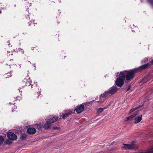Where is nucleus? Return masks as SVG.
<instances>
[{
  "label": "nucleus",
  "mask_w": 153,
  "mask_h": 153,
  "mask_svg": "<svg viewBox=\"0 0 153 153\" xmlns=\"http://www.w3.org/2000/svg\"><path fill=\"white\" fill-rule=\"evenodd\" d=\"M141 1V0H140Z\"/></svg>",
  "instance_id": "43"
},
{
  "label": "nucleus",
  "mask_w": 153,
  "mask_h": 153,
  "mask_svg": "<svg viewBox=\"0 0 153 153\" xmlns=\"http://www.w3.org/2000/svg\"><path fill=\"white\" fill-rule=\"evenodd\" d=\"M50 123H48L45 124L43 126V128L45 129H47L50 128L51 127Z\"/></svg>",
  "instance_id": "14"
},
{
  "label": "nucleus",
  "mask_w": 153,
  "mask_h": 153,
  "mask_svg": "<svg viewBox=\"0 0 153 153\" xmlns=\"http://www.w3.org/2000/svg\"><path fill=\"white\" fill-rule=\"evenodd\" d=\"M58 119L57 116H54L53 118H50L49 119H46V122L49 123H53L56 121Z\"/></svg>",
  "instance_id": "8"
},
{
  "label": "nucleus",
  "mask_w": 153,
  "mask_h": 153,
  "mask_svg": "<svg viewBox=\"0 0 153 153\" xmlns=\"http://www.w3.org/2000/svg\"><path fill=\"white\" fill-rule=\"evenodd\" d=\"M36 126L39 130L40 129L42 128V126L40 124L37 125Z\"/></svg>",
  "instance_id": "21"
},
{
  "label": "nucleus",
  "mask_w": 153,
  "mask_h": 153,
  "mask_svg": "<svg viewBox=\"0 0 153 153\" xmlns=\"http://www.w3.org/2000/svg\"><path fill=\"white\" fill-rule=\"evenodd\" d=\"M151 62H152V63L153 64V59L152 61Z\"/></svg>",
  "instance_id": "35"
},
{
  "label": "nucleus",
  "mask_w": 153,
  "mask_h": 153,
  "mask_svg": "<svg viewBox=\"0 0 153 153\" xmlns=\"http://www.w3.org/2000/svg\"><path fill=\"white\" fill-rule=\"evenodd\" d=\"M30 82H31V80L29 79L28 81L26 82V80L25 79L23 82L22 83V84L25 85H25L27 86H29L31 85Z\"/></svg>",
  "instance_id": "13"
},
{
  "label": "nucleus",
  "mask_w": 153,
  "mask_h": 153,
  "mask_svg": "<svg viewBox=\"0 0 153 153\" xmlns=\"http://www.w3.org/2000/svg\"><path fill=\"white\" fill-rule=\"evenodd\" d=\"M15 108H16V107L15 106L14 107Z\"/></svg>",
  "instance_id": "40"
},
{
  "label": "nucleus",
  "mask_w": 153,
  "mask_h": 153,
  "mask_svg": "<svg viewBox=\"0 0 153 153\" xmlns=\"http://www.w3.org/2000/svg\"><path fill=\"white\" fill-rule=\"evenodd\" d=\"M18 66H19V68H21V66L20 65H18Z\"/></svg>",
  "instance_id": "33"
},
{
  "label": "nucleus",
  "mask_w": 153,
  "mask_h": 153,
  "mask_svg": "<svg viewBox=\"0 0 153 153\" xmlns=\"http://www.w3.org/2000/svg\"><path fill=\"white\" fill-rule=\"evenodd\" d=\"M106 108H99L97 111V113L99 114L102 112L104 109H105Z\"/></svg>",
  "instance_id": "16"
},
{
  "label": "nucleus",
  "mask_w": 153,
  "mask_h": 153,
  "mask_svg": "<svg viewBox=\"0 0 153 153\" xmlns=\"http://www.w3.org/2000/svg\"><path fill=\"white\" fill-rule=\"evenodd\" d=\"M60 128L59 127H53L52 128L53 129H55V130H58L60 129Z\"/></svg>",
  "instance_id": "26"
},
{
  "label": "nucleus",
  "mask_w": 153,
  "mask_h": 153,
  "mask_svg": "<svg viewBox=\"0 0 153 153\" xmlns=\"http://www.w3.org/2000/svg\"><path fill=\"white\" fill-rule=\"evenodd\" d=\"M16 52H19L21 53L22 54H23L24 53V51H23V50L22 49L20 48H18V49H16Z\"/></svg>",
  "instance_id": "18"
},
{
  "label": "nucleus",
  "mask_w": 153,
  "mask_h": 153,
  "mask_svg": "<svg viewBox=\"0 0 153 153\" xmlns=\"http://www.w3.org/2000/svg\"><path fill=\"white\" fill-rule=\"evenodd\" d=\"M32 22L31 21H30V22H28V24H29V25H30V24H31V23H32Z\"/></svg>",
  "instance_id": "31"
},
{
  "label": "nucleus",
  "mask_w": 153,
  "mask_h": 153,
  "mask_svg": "<svg viewBox=\"0 0 153 153\" xmlns=\"http://www.w3.org/2000/svg\"><path fill=\"white\" fill-rule=\"evenodd\" d=\"M59 2H61V1L60 0H59Z\"/></svg>",
  "instance_id": "36"
},
{
  "label": "nucleus",
  "mask_w": 153,
  "mask_h": 153,
  "mask_svg": "<svg viewBox=\"0 0 153 153\" xmlns=\"http://www.w3.org/2000/svg\"><path fill=\"white\" fill-rule=\"evenodd\" d=\"M117 91L116 86H113L110 88L109 90L101 94L100 96V101L102 102L105 100L107 97H109L114 94Z\"/></svg>",
  "instance_id": "2"
},
{
  "label": "nucleus",
  "mask_w": 153,
  "mask_h": 153,
  "mask_svg": "<svg viewBox=\"0 0 153 153\" xmlns=\"http://www.w3.org/2000/svg\"><path fill=\"white\" fill-rule=\"evenodd\" d=\"M13 61V60H10V61Z\"/></svg>",
  "instance_id": "39"
},
{
  "label": "nucleus",
  "mask_w": 153,
  "mask_h": 153,
  "mask_svg": "<svg viewBox=\"0 0 153 153\" xmlns=\"http://www.w3.org/2000/svg\"><path fill=\"white\" fill-rule=\"evenodd\" d=\"M6 143H7V144H10V141L9 140H7L6 141Z\"/></svg>",
  "instance_id": "29"
},
{
  "label": "nucleus",
  "mask_w": 153,
  "mask_h": 153,
  "mask_svg": "<svg viewBox=\"0 0 153 153\" xmlns=\"http://www.w3.org/2000/svg\"><path fill=\"white\" fill-rule=\"evenodd\" d=\"M24 3L26 5L25 6L28 7V6H31V3L30 0H25L24 1Z\"/></svg>",
  "instance_id": "12"
},
{
  "label": "nucleus",
  "mask_w": 153,
  "mask_h": 153,
  "mask_svg": "<svg viewBox=\"0 0 153 153\" xmlns=\"http://www.w3.org/2000/svg\"><path fill=\"white\" fill-rule=\"evenodd\" d=\"M9 65H10V64H9Z\"/></svg>",
  "instance_id": "42"
},
{
  "label": "nucleus",
  "mask_w": 153,
  "mask_h": 153,
  "mask_svg": "<svg viewBox=\"0 0 153 153\" xmlns=\"http://www.w3.org/2000/svg\"><path fill=\"white\" fill-rule=\"evenodd\" d=\"M142 105H139L138 106H137V107L135 108H132L129 111V113H131L133 111H135V110L137 109H138L139 108H141V107H142Z\"/></svg>",
  "instance_id": "15"
},
{
  "label": "nucleus",
  "mask_w": 153,
  "mask_h": 153,
  "mask_svg": "<svg viewBox=\"0 0 153 153\" xmlns=\"http://www.w3.org/2000/svg\"><path fill=\"white\" fill-rule=\"evenodd\" d=\"M37 94L38 96H39L40 97H42V95L40 94V91H39L37 92Z\"/></svg>",
  "instance_id": "24"
},
{
  "label": "nucleus",
  "mask_w": 153,
  "mask_h": 153,
  "mask_svg": "<svg viewBox=\"0 0 153 153\" xmlns=\"http://www.w3.org/2000/svg\"><path fill=\"white\" fill-rule=\"evenodd\" d=\"M8 138L11 140H15L17 139V136L14 133L12 132H8L7 134Z\"/></svg>",
  "instance_id": "5"
},
{
  "label": "nucleus",
  "mask_w": 153,
  "mask_h": 153,
  "mask_svg": "<svg viewBox=\"0 0 153 153\" xmlns=\"http://www.w3.org/2000/svg\"><path fill=\"white\" fill-rule=\"evenodd\" d=\"M16 98L17 100H20L21 99V97H16Z\"/></svg>",
  "instance_id": "28"
},
{
  "label": "nucleus",
  "mask_w": 153,
  "mask_h": 153,
  "mask_svg": "<svg viewBox=\"0 0 153 153\" xmlns=\"http://www.w3.org/2000/svg\"><path fill=\"white\" fill-rule=\"evenodd\" d=\"M32 86H33V85ZM36 86V87L37 88V85H36V84L35 85H34V87H35ZM31 88H33L32 85L31 86Z\"/></svg>",
  "instance_id": "30"
},
{
  "label": "nucleus",
  "mask_w": 153,
  "mask_h": 153,
  "mask_svg": "<svg viewBox=\"0 0 153 153\" xmlns=\"http://www.w3.org/2000/svg\"><path fill=\"white\" fill-rule=\"evenodd\" d=\"M37 97L38 98H39V97L38 96H37Z\"/></svg>",
  "instance_id": "37"
},
{
  "label": "nucleus",
  "mask_w": 153,
  "mask_h": 153,
  "mask_svg": "<svg viewBox=\"0 0 153 153\" xmlns=\"http://www.w3.org/2000/svg\"><path fill=\"white\" fill-rule=\"evenodd\" d=\"M117 77L115 83L117 86L121 87L124 83V80L125 79L124 74L121 72L119 74V72H117Z\"/></svg>",
  "instance_id": "3"
},
{
  "label": "nucleus",
  "mask_w": 153,
  "mask_h": 153,
  "mask_svg": "<svg viewBox=\"0 0 153 153\" xmlns=\"http://www.w3.org/2000/svg\"><path fill=\"white\" fill-rule=\"evenodd\" d=\"M136 114V116L134 117L135 121L134 123L135 124H137L140 122L142 120V115H139V116H137V113Z\"/></svg>",
  "instance_id": "9"
},
{
  "label": "nucleus",
  "mask_w": 153,
  "mask_h": 153,
  "mask_svg": "<svg viewBox=\"0 0 153 153\" xmlns=\"http://www.w3.org/2000/svg\"><path fill=\"white\" fill-rule=\"evenodd\" d=\"M148 64L143 65L137 69L134 70H131L129 71H124L122 73L123 74L124 76L126 77V80H129L132 79L134 77L135 71H139L140 69H143L146 68L148 66Z\"/></svg>",
  "instance_id": "1"
},
{
  "label": "nucleus",
  "mask_w": 153,
  "mask_h": 153,
  "mask_svg": "<svg viewBox=\"0 0 153 153\" xmlns=\"http://www.w3.org/2000/svg\"><path fill=\"white\" fill-rule=\"evenodd\" d=\"M36 131V129L33 128H29L27 130V133L30 134H35Z\"/></svg>",
  "instance_id": "10"
},
{
  "label": "nucleus",
  "mask_w": 153,
  "mask_h": 153,
  "mask_svg": "<svg viewBox=\"0 0 153 153\" xmlns=\"http://www.w3.org/2000/svg\"><path fill=\"white\" fill-rule=\"evenodd\" d=\"M150 78V77L149 76H146L144 78L143 80L144 82H146L148 81Z\"/></svg>",
  "instance_id": "19"
},
{
  "label": "nucleus",
  "mask_w": 153,
  "mask_h": 153,
  "mask_svg": "<svg viewBox=\"0 0 153 153\" xmlns=\"http://www.w3.org/2000/svg\"><path fill=\"white\" fill-rule=\"evenodd\" d=\"M123 146L122 147L124 150H136L137 149L138 147L136 146L133 143L131 144H123Z\"/></svg>",
  "instance_id": "4"
},
{
  "label": "nucleus",
  "mask_w": 153,
  "mask_h": 153,
  "mask_svg": "<svg viewBox=\"0 0 153 153\" xmlns=\"http://www.w3.org/2000/svg\"><path fill=\"white\" fill-rule=\"evenodd\" d=\"M114 142L113 141V142L109 143V144L108 145L110 146L114 144Z\"/></svg>",
  "instance_id": "27"
},
{
  "label": "nucleus",
  "mask_w": 153,
  "mask_h": 153,
  "mask_svg": "<svg viewBox=\"0 0 153 153\" xmlns=\"http://www.w3.org/2000/svg\"><path fill=\"white\" fill-rule=\"evenodd\" d=\"M148 60V59L147 58H145L143 60V62H146Z\"/></svg>",
  "instance_id": "25"
},
{
  "label": "nucleus",
  "mask_w": 153,
  "mask_h": 153,
  "mask_svg": "<svg viewBox=\"0 0 153 153\" xmlns=\"http://www.w3.org/2000/svg\"><path fill=\"white\" fill-rule=\"evenodd\" d=\"M4 141V138L1 136H0V145L2 144Z\"/></svg>",
  "instance_id": "20"
},
{
  "label": "nucleus",
  "mask_w": 153,
  "mask_h": 153,
  "mask_svg": "<svg viewBox=\"0 0 153 153\" xmlns=\"http://www.w3.org/2000/svg\"><path fill=\"white\" fill-rule=\"evenodd\" d=\"M7 52H8V53H10V52H8V51H7Z\"/></svg>",
  "instance_id": "38"
},
{
  "label": "nucleus",
  "mask_w": 153,
  "mask_h": 153,
  "mask_svg": "<svg viewBox=\"0 0 153 153\" xmlns=\"http://www.w3.org/2000/svg\"><path fill=\"white\" fill-rule=\"evenodd\" d=\"M149 3L153 5V0H147Z\"/></svg>",
  "instance_id": "23"
},
{
  "label": "nucleus",
  "mask_w": 153,
  "mask_h": 153,
  "mask_svg": "<svg viewBox=\"0 0 153 153\" xmlns=\"http://www.w3.org/2000/svg\"><path fill=\"white\" fill-rule=\"evenodd\" d=\"M136 116V114H133L131 115L130 116L127 117H125L124 119V121H130L132 120Z\"/></svg>",
  "instance_id": "11"
},
{
  "label": "nucleus",
  "mask_w": 153,
  "mask_h": 153,
  "mask_svg": "<svg viewBox=\"0 0 153 153\" xmlns=\"http://www.w3.org/2000/svg\"><path fill=\"white\" fill-rule=\"evenodd\" d=\"M27 137V135L25 134H22L21 135L20 138L22 140L25 139Z\"/></svg>",
  "instance_id": "17"
},
{
  "label": "nucleus",
  "mask_w": 153,
  "mask_h": 153,
  "mask_svg": "<svg viewBox=\"0 0 153 153\" xmlns=\"http://www.w3.org/2000/svg\"><path fill=\"white\" fill-rule=\"evenodd\" d=\"M12 111L13 112H14V111H16L15 110H14V109H13V108H12Z\"/></svg>",
  "instance_id": "32"
},
{
  "label": "nucleus",
  "mask_w": 153,
  "mask_h": 153,
  "mask_svg": "<svg viewBox=\"0 0 153 153\" xmlns=\"http://www.w3.org/2000/svg\"><path fill=\"white\" fill-rule=\"evenodd\" d=\"M1 10H0V13L1 14Z\"/></svg>",
  "instance_id": "34"
},
{
  "label": "nucleus",
  "mask_w": 153,
  "mask_h": 153,
  "mask_svg": "<svg viewBox=\"0 0 153 153\" xmlns=\"http://www.w3.org/2000/svg\"><path fill=\"white\" fill-rule=\"evenodd\" d=\"M16 6V5H14V6Z\"/></svg>",
  "instance_id": "41"
},
{
  "label": "nucleus",
  "mask_w": 153,
  "mask_h": 153,
  "mask_svg": "<svg viewBox=\"0 0 153 153\" xmlns=\"http://www.w3.org/2000/svg\"><path fill=\"white\" fill-rule=\"evenodd\" d=\"M84 105L82 104H81L79 106H76L75 111L77 113L79 114L84 110Z\"/></svg>",
  "instance_id": "6"
},
{
  "label": "nucleus",
  "mask_w": 153,
  "mask_h": 153,
  "mask_svg": "<svg viewBox=\"0 0 153 153\" xmlns=\"http://www.w3.org/2000/svg\"><path fill=\"white\" fill-rule=\"evenodd\" d=\"M141 153H153V149H150L147 152Z\"/></svg>",
  "instance_id": "22"
},
{
  "label": "nucleus",
  "mask_w": 153,
  "mask_h": 153,
  "mask_svg": "<svg viewBox=\"0 0 153 153\" xmlns=\"http://www.w3.org/2000/svg\"><path fill=\"white\" fill-rule=\"evenodd\" d=\"M73 110H68L65 112V114L62 115V118L65 119L66 118L70 115L73 112Z\"/></svg>",
  "instance_id": "7"
}]
</instances>
